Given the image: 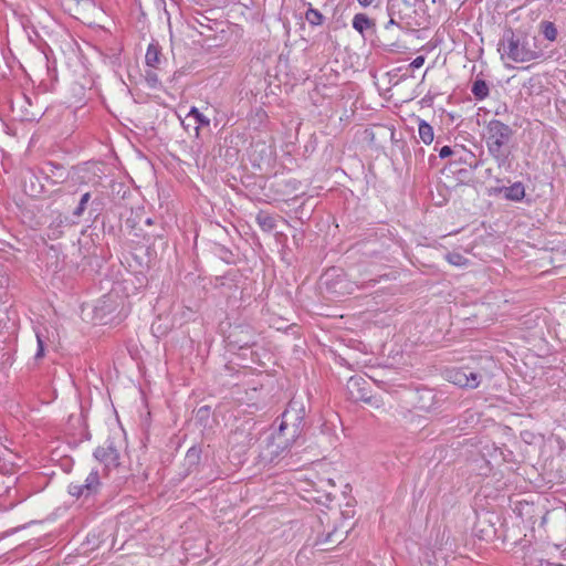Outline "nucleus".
Returning a JSON list of instances; mask_svg holds the SVG:
<instances>
[{
    "instance_id": "obj_28",
    "label": "nucleus",
    "mask_w": 566,
    "mask_h": 566,
    "mask_svg": "<svg viewBox=\"0 0 566 566\" xmlns=\"http://www.w3.org/2000/svg\"><path fill=\"white\" fill-rule=\"evenodd\" d=\"M424 56L423 55H419L417 56L416 59H413V61L410 63V67L411 69H419L423 65L424 63Z\"/></svg>"
},
{
    "instance_id": "obj_26",
    "label": "nucleus",
    "mask_w": 566,
    "mask_h": 566,
    "mask_svg": "<svg viewBox=\"0 0 566 566\" xmlns=\"http://www.w3.org/2000/svg\"><path fill=\"white\" fill-rule=\"evenodd\" d=\"M156 70L157 69H148L146 70L145 72V81L147 83V85L151 88H155L157 87V85L159 84V77L156 73Z\"/></svg>"
},
{
    "instance_id": "obj_25",
    "label": "nucleus",
    "mask_w": 566,
    "mask_h": 566,
    "mask_svg": "<svg viewBox=\"0 0 566 566\" xmlns=\"http://www.w3.org/2000/svg\"><path fill=\"white\" fill-rule=\"evenodd\" d=\"M90 200H91V193L90 192L83 193L77 207L73 211V216L76 218H80L84 213Z\"/></svg>"
},
{
    "instance_id": "obj_10",
    "label": "nucleus",
    "mask_w": 566,
    "mask_h": 566,
    "mask_svg": "<svg viewBox=\"0 0 566 566\" xmlns=\"http://www.w3.org/2000/svg\"><path fill=\"white\" fill-rule=\"evenodd\" d=\"M347 390L353 400L370 401L367 381L361 377H350L347 381Z\"/></svg>"
},
{
    "instance_id": "obj_18",
    "label": "nucleus",
    "mask_w": 566,
    "mask_h": 566,
    "mask_svg": "<svg viewBox=\"0 0 566 566\" xmlns=\"http://www.w3.org/2000/svg\"><path fill=\"white\" fill-rule=\"evenodd\" d=\"M471 92L476 99L482 101L489 96L490 90L486 82L479 78L473 82Z\"/></svg>"
},
{
    "instance_id": "obj_17",
    "label": "nucleus",
    "mask_w": 566,
    "mask_h": 566,
    "mask_svg": "<svg viewBox=\"0 0 566 566\" xmlns=\"http://www.w3.org/2000/svg\"><path fill=\"white\" fill-rule=\"evenodd\" d=\"M418 134L423 144L430 145L433 142V128L429 123H427L423 119L418 120Z\"/></svg>"
},
{
    "instance_id": "obj_1",
    "label": "nucleus",
    "mask_w": 566,
    "mask_h": 566,
    "mask_svg": "<svg viewBox=\"0 0 566 566\" xmlns=\"http://www.w3.org/2000/svg\"><path fill=\"white\" fill-rule=\"evenodd\" d=\"M497 52L504 62L524 64L545 59L538 38L521 29H505L499 41Z\"/></svg>"
},
{
    "instance_id": "obj_19",
    "label": "nucleus",
    "mask_w": 566,
    "mask_h": 566,
    "mask_svg": "<svg viewBox=\"0 0 566 566\" xmlns=\"http://www.w3.org/2000/svg\"><path fill=\"white\" fill-rule=\"evenodd\" d=\"M374 25L373 21L365 13H357L353 19V28L359 33L370 29Z\"/></svg>"
},
{
    "instance_id": "obj_13",
    "label": "nucleus",
    "mask_w": 566,
    "mask_h": 566,
    "mask_svg": "<svg viewBox=\"0 0 566 566\" xmlns=\"http://www.w3.org/2000/svg\"><path fill=\"white\" fill-rule=\"evenodd\" d=\"M499 193H503L504 198L507 200L518 202L525 197V187L521 181H516L509 187H496L490 191V195Z\"/></svg>"
},
{
    "instance_id": "obj_27",
    "label": "nucleus",
    "mask_w": 566,
    "mask_h": 566,
    "mask_svg": "<svg viewBox=\"0 0 566 566\" xmlns=\"http://www.w3.org/2000/svg\"><path fill=\"white\" fill-rule=\"evenodd\" d=\"M36 343H38V350L35 353V358H42L44 356V342L40 333H36Z\"/></svg>"
},
{
    "instance_id": "obj_5",
    "label": "nucleus",
    "mask_w": 566,
    "mask_h": 566,
    "mask_svg": "<svg viewBox=\"0 0 566 566\" xmlns=\"http://www.w3.org/2000/svg\"><path fill=\"white\" fill-rule=\"evenodd\" d=\"M99 488V473L97 470H92L86 476L84 483H71L69 485V493L75 497H88L96 494Z\"/></svg>"
},
{
    "instance_id": "obj_9",
    "label": "nucleus",
    "mask_w": 566,
    "mask_h": 566,
    "mask_svg": "<svg viewBox=\"0 0 566 566\" xmlns=\"http://www.w3.org/2000/svg\"><path fill=\"white\" fill-rule=\"evenodd\" d=\"M40 172L53 185L62 184L67 178V171L65 167L61 164H55L52 161L44 163L40 168Z\"/></svg>"
},
{
    "instance_id": "obj_31",
    "label": "nucleus",
    "mask_w": 566,
    "mask_h": 566,
    "mask_svg": "<svg viewBox=\"0 0 566 566\" xmlns=\"http://www.w3.org/2000/svg\"><path fill=\"white\" fill-rule=\"evenodd\" d=\"M359 4L364 8H367L374 3L375 0H357Z\"/></svg>"
},
{
    "instance_id": "obj_23",
    "label": "nucleus",
    "mask_w": 566,
    "mask_h": 566,
    "mask_svg": "<svg viewBox=\"0 0 566 566\" xmlns=\"http://www.w3.org/2000/svg\"><path fill=\"white\" fill-rule=\"evenodd\" d=\"M542 33L548 41L553 42L557 38V29L553 22L545 21L541 24Z\"/></svg>"
},
{
    "instance_id": "obj_3",
    "label": "nucleus",
    "mask_w": 566,
    "mask_h": 566,
    "mask_svg": "<svg viewBox=\"0 0 566 566\" xmlns=\"http://www.w3.org/2000/svg\"><path fill=\"white\" fill-rule=\"evenodd\" d=\"M494 361L489 357H480L470 364L447 368L444 379L464 389H475L481 382L491 377V367Z\"/></svg>"
},
{
    "instance_id": "obj_34",
    "label": "nucleus",
    "mask_w": 566,
    "mask_h": 566,
    "mask_svg": "<svg viewBox=\"0 0 566 566\" xmlns=\"http://www.w3.org/2000/svg\"><path fill=\"white\" fill-rule=\"evenodd\" d=\"M40 192H41V190H35V189L32 188L31 196H36Z\"/></svg>"
},
{
    "instance_id": "obj_8",
    "label": "nucleus",
    "mask_w": 566,
    "mask_h": 566,
    "mask_svg": "<svg viewBox=\"0 0 566 566\" xmlns=\"http://www.w3.org/2000/svg\"><path fill=\"white\" fill-rule=\"evenodd\" d=\"M69 10L74 12L78 20L90 19L96 11L97 7L94 0H64Z\"/></svg>"
},
{
    "instance_id": "obj_21",
    "label": "nucleus",
    "mask_w": 566,
    "mask_h": 566,
    "mask_svg": "<svg viewBox=\"0 0 566 566\" xmlns=\"http://www.w3.org/2000/svg\"><path fill=\"white\" fill-rule=\"evenodd\" d=\"M305 19L313 27L321 25L324 22V15L314 8L307 9L305 12Z\"/></svg>"
},
{
    "instance_id": "obj_12",
    "label": "nucleus",
    "mask_w": 566,
    "mask_h": 566,
    "mask_svg": "<svg viewBox=\"0 0 566 566\" xmlns=\"http://www.w3.org/2000/svg\"><path fill=\"white\" fill-rule=\"evenodd\" d=\"M21 458L9 450L7 447H0V473L13 474L19 468Z\"/></svg>"
},
{
    "instance_id": "obj_2",
    "label": "nucleus",
    "mask_w": 566,
    "mask_h": 566,
    "mask_svg": "<svg viewBox=\"0 0 566 566\" xmlns=\"http://www.w3.org/2000/svg\"><path fill=\"white\" fill-rule=\"evenodd\" d=\"M302 423L303 417L298 415L295 402H291L282 415L279 430L266 438V443L262 447L259 454L260 461L264 464L275 463L291 446V439L287 434L293 440L300 434Z\"/></svg>"
},
{
    "instance_id": "obj_6",
    "label": "nucleus",
    "mask_w": 566,
    "mask_h": 566,
    "mask_svg": "<svg viewBox=\"0 0 566 566\" xmlns=\"http://www.w3.org/2000/svg\"><path fill=\"white\" fill-rule=\"evenodd\" d=\"M94 457L106 469L117 468L119 464V452L112 440H106L102 446L97 447L94 451Z\"/></svg>"
},
{
    "instance_id": "obj_32",
    "label": "nucleus",
    "mask_w": 566,
    "mask_h": 566,
    "mask_svg": "<svg viewBox=\"0 0 566 566\" xmlns=\"http://www.w3.org/2000/svg\"><path fill=\"white\" fill-rule=\"evenodd\" d=\"M35 116H36V115H35V114H33V113H32V114H27V115H25V118H27V119H29V120H32V119H34V118H35Z\"/></svg>"
},
{
    "instance_id": "obj_24",
    "label": "nucleus",
    "mask_w": 566,
    "mask_h": 566,
    "mask_svg": "<svg viewBox=\"0 0 566 566\" xmlns=\"http://www.w3.org/2000/svg\"><path fill=\"white\" fill-rule=\"evenodd\" d=\"M446 260L454 266H465L469 260L458 252H450L446 254Z\"/></svg>"
},
{
    "instance_id": "obj_29",
    "label": "nucleus",
    "mask_w": 566,
    "mask_h": 566,
    "mask_svg": "<svg viewBox=\"0 0 566 566\" xmlns=\"http://www.w3.org/2000/svg\"><path fill=\"white\" fill-rule=\"evenodd\" d=\"M453 154V150L450 146H443L440 150H439V157L440 158H447L449 156H451Z\"/></svg>"
},
{
    "instance_id": "obj_15",
    "label": "nucleus",
    "mask_w": 566,
    "mask_h": 566,
    "mask_svg": "<svg viewBox=\"0 0 566 566\" xmlns=\"http://www.w3.org/2000/svg\"><path fill=\"white\" fill-rule=\"evenodd\" d=\"M255 221L258 226L265 232H271L276 228L275 218L264 210H260L256 213Z\"/></svg>"
},
{
    "instance_id": "obj_11",
    "label": "nucleus",
    "mask_w": 566,
    "mask_h": 566,
    "mask_svg": "<svg viewBox=\"0 0 566 566\" xmlns=\"http://www.w3.org/2000/svg\"><path fill=\"white\" fill-rule=\"evenodd\" d=\"M254 442V436L250 431V429L245 427H238L235 430L231 431L229 436V443L234 448H240V451H244L249 447H251Z\"/></svg>"
},
{
    "instance_id": "obj_7",
    "label": "nucleus",
    "mask_w": 566,
    "mask_h": 566,
    "mask_svg": "<svg viewBox=\"0 0 566 566\" xmlns=\"http://www.w3.org/2000/svg\"><path fill=\"white\" fill-rule=\"evenodd\" d=\"M229 342L239 349L253 346L256 343L254 331L249 326L238 325L230 332Z\"/></svg>"
},
{
    "instance_id": "obj_22",
    "label": "nucleus",
    "mask_w": 566,
    "mask_h": 566,
    "mask_svg": "<svg viewBox=\"0 0 566 566\" xmlns=\"http://www.w3.org/2000/svg\"><path fill=\"white\" fill-rule=\"evenodd\" d=\"M67 218L62 217L61 214L56 218L54 222H52L49 227L50 233L48 234L50 239H56L62 234L60 228L65 224Z\"/></svg>"
},
{
    "instance_id": "obj_16",
    "label": "nucleus",
    "mask_w": 566,
    "mask_h": 566,
    "mask_svg": "<svg viewBox=\"0 0 566 566\" xmlns=\"http://www.w3.org/2000/svg\"><path fill=\"white\" fill-rule=\"evenodd\" d=\"M190 118L195 119L193 129H195L196 137H199L201 126L210 125V119L207 116H205L202 113H200L199 109L195 106H192L190 108L189 113L186 116V119H190Z\"/></svg>"
},
{
    "instance_id": "obj_4",
    "label": "nucleus",
    "mask_w": 566,
    "mask_h": 566,
    "mask_svg": "<svg viewBox=\"0 0 566 566\" xmlns=\"http://www.w3.org/2000/svg\"><path fill=\"white\" fill-rule=\"evenodd\" d=\"M513 136V129L499 119H492L485 127V143L490 155L503 165L509 157L507 145Z\"/></svg>"
},
{
    "instance_id": "obj_14",
    "label": "nucleus",
    "mask_w": 566,
    "mask_h": 566,
    "mask_svg": "<svg viewBox=\"0 0 566 566\" xmlns=\"http://www.w3.org/2000/svg\"><path fill=\"white\" fill-rule=\"evenodd\" d=\"M146 65L150 69H161V52L157 43H150L145 55Z\"/></svg>"
},
{
    "instance_id": "obj_30",
    "label": "nucleus",
    "mask_w": 566,
    "mask_h": 566,
    "mask_svg": "<svg viewBox=\"0 0 566 566\" xmlns=\"http://www.w3.org/2000/svg\"><path fill=\"white\" fill-rule=\"evenodd\" d=\"M388 14H389L390 19H389V21L387 22V24L385 25V29H389L390 27H392V25H396V24H397V22H396V20H395V18H394V13L391 12V8H388Z\"/></svg>"
},
{
    "instance_id": "obj_33",
    "label": "nucleus",
    "mask_w": 566,
    "mask_h": 566,
    "mask_svg": "<svg viewBox=\"0 0 566 566\" xmlns=\"http://www.w3.org/2000/svg\"><path fill=\"white\" fill-rule=\"evenodd\" d=\"M471 168H478V166L480 165V163L478 160L474 161V164L470 163L469 164Z\"/></svg>"
},
{
    "instance_id": "obj_20",
    "label": "nucleus",
    "mask_w": 566,
    "mask_h": 566,
    "mask_svg": "<svg viewBox=\"0 0 566 566\" xmlns=\"http://www.w3.org/2000/svg\"><path fill=\"white\" fill-rule=\"evenodd\" d=\"M344 533H338L337 530L334 527L333 531L327 532L325 535H322L317 538L316 543L321 545H327V544H334V543H340L344 538Z\"/></svg>"
},
{
    "instance_id": "obj_35",
    "label": "nucleus",
    "mask_w": 566,
    "mask_h": 566,
    "mask_svg": "<svg viewBox=\"0 0 566 566\" xmlns=\"http://www.w3.org/2000/svg\"><path fill=\"white\" fill-rule=\"evenodd\" d=\"M146 223H147V224H151V223H153V222H151V219H150V218H148V219L146 220Z\"/></svg>"
}]
</instances>
